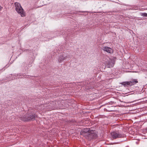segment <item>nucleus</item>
<instances>
[{
    "mask_svg": "<svg viewBox=\"0 0 147 147\" xmlns=\"http://www.w3.org/2000/svg\"><path fill=\"white\" fill-rule=\"evenodd\" d=\"M138 82L136 80H132L131 81L123 82L120 83V84L124 86H132Z\"/></svg>",
    "mask_w": 147,
    "mask_h": 147,
    "instance_id": "4",
    "label": "nucleus"
},
{
    "mask_svg": "<svg viewBox=\"0 0 147 147\" xmlns=\"http://www.w3.org/2000/svg\"><path fill=\"white\" fill-rule=\"evenodd\" d=\"M16 10L22 17L25 16L26 14L20 4L18 2L14 3Z\"/></svg>",
    "mask_w": 147,
    "mask_h": 147,
    "instance_id": "1",
    "label": "nucleus"
},
{
    "mask_svg": "<svg viewBox=\"0 0 147 147\" xmlns=\"http://www.w3.org/2000/svg\"><path fill=\"white\" fill-rule=\"evenodd\" d=\"M2 8V7H1V8H0V9H1Z\"/></svg>",
    "mask_w": 147,
    "mask_h": 147,
    "instance_id": "12",
    "label": "nucleus"
},
{
    "mask_svg": "<svg viewBox=\"0 0 147 147\" xmlns=\"http://www.w3.org/2000/svg\"><path fill=\"white\" fill-rule=\"evenodd\" d=\"M5 69H2V71H4V70H5Z\"/></svg>",
    "mask_w": 147,
    "mask_h": 147,
    "instance_id": "11",
    "label": "nucleus"
},
{
    "mask_svg": "<svg viewBox=\"0 0 147 147\" xmlns=\"http://www.w3.org/2000/svg\"><path fill=\"white\" fill-rule=\"evenodd\" d=\"M111 135L112 138L115 139L117 138L124 137L125 135L124 134H121L117 132H113L111 133Z\"/></svg>",
    "mask_w": 147,
    "mask_h": 147,
    "instance_id": "3",
    "label": "nucleus"
},
{
    "mask_svg": "<svg viewBox=\"0 0 147 147\" xmlns=\"http://www.w3.org/2000/svg\"><path fill=\"white\" fill-rule=\"evenodd\" d=\"M102 49L104 51H106L108 53H113V49L110 47L106 46L103 47L102 48Z\"/></svg>",
    "mask_w": 147,
    "mask_h": 147,
    "instance_id": "6",
    "label": "nucleus"
},
{
    "mask_svg": "<svg viewBox=\"0 0 147 147\" xmlns=\"http://www.w3.org/2000/svg\"><path fill=\"white\" fill-rule=\"evenodd\" d=\"M143 15L145 16H147V13H143Z\"/></svg>",
    "mask_w": 147,
    "mask_h": 147,
    "instance_id": "10",
    "label": "nucleus"
},
{
    "mask_svg": "<svg viewBox=\"0 0 147 147\" xmlns=\"http://www.w3.org/2000/svg\"><path fill=\"white\" fill-rule=\"evenodd\" d=\"M67 56L64 57L63 55H60L58 58V61L59 63L62 62L64 60L66 59Z\"/></svg>",
    "mask_w": 147,
    "mask_h": 147,
    "instance_id": "7",
    "label": "nucleus"
},
{
    "mask_svg": "<svg viewBox=\"0 0 147 147\" xmlns=\"http://www.w3.org/2000/svg\"><path fill=\"white\" fill-rule=\"evenodd\" d=\"M90 133L88 135V137L90 139L96 138L97 137V134L95 133V131L91 130L90 131Z\"/></svg>",
    "mask_w": 147,
    "mask_h": 147,
    "instance_id": "5",
    "label": "nucleus"
},
{
    "mask_svg": "<svg viewBox=\"0 0 147 147\" xmlns=\"http://www.w3.org/2000/svg\"><path fill=\"white\" fill-rule=\"evenodd\" d=\"M106 63L108 64V67H111L114 66V63L113 61H110L108 62V63L107 62Z\"/></svg>",
    "mask_w": 147,
    "mask_h": 147,
    "instance_id": "9",
    "label": "nucleus"
},
{
    "mask_svg": "<svg viewBox=\"0 0 147 147\" xmlns=\"http://www.w3.org/2000/svg\"><path fill=\"white\" fill-rule=\"evenodd\" d=\"M36 116L34 114H31L30 115H27L25 116V117H22V120L23 121H30L32 120H33L35 119Z\"/></svg>",
    "mask_w": 147,
    "mask_h": 147,
    "instance_id": "2",
    "label": "nucleus"
},
{
    "mask_svg": "<svg viewBox=\"0 0 147 147\" xmlns=\"http://www.w3.org/2000/svg\"><path fill=\"white\" fill-rule=\"evenodd\" d=\"M91 130H90L89 128H86L84 129L83 130V132L84 133H85V135H86L87 136H88V135L90 133V131Z\"/></svg>",
    "mask_w": 147,
    "mask_h": 147,
    "instance_id": "8",
    "label": "nucleus"
}]
</instances>
